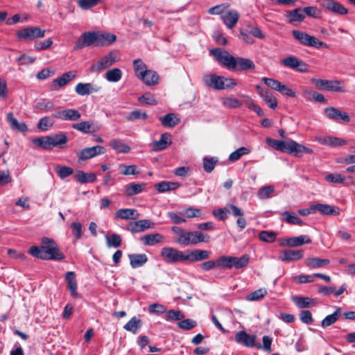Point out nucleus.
<instances>
[{"mask_svg": "<svg viewBox=\"0 0 355 355\" xmlns=\"http://www.w3.org/2000/svg\"><path fill=\"white\" fill-rule=\"evenodd\" d=\"M210 53L230 70L246 71L255 69V64L252 60L243 57H234L228 51H222L219 48L211 49Z\"/></svg>", "mask_w": 355, "mask_h": 355, "instance_id": "f257e3e1", "label": "nucleus"}, {"mask_svg": "<svg viewBox=\"0 0 355 355\" xmlns=\"http://www.w3.org/2000/svg\"><path fill=\"white\" fill-rule=\"evenodd\" d=\"M28 252L42 260L62 261L65 258L55 241L48 237L42 239L40 246L31 247Z\"/></svg>", "mask_w": 355, "mask_h": 355, "instance_id": "f03ea898", "label": "nucleus"}, {"mask_svg": "<svg viewBox=\"0 0 355 355\" xmlns=\"http://www.w3.org/2000/svg\"><path fill=\"white\" fill-rule=\"evenodd\" d=\"M171 230L175 234V242L184 246L194 245L202 242L207 243L210 239V236L207 234L198 231H185L178 226L172 227Z\"/></svg>", "mask_w": 355, "mask_h": 355, "instance_id": "7ed1b4c3", "label": "nucleus"}, {"mask_svg": "<svg viewBox=\"0 0 355 355\" xmlns=\"http://www.w3.org/2000/svg\"><path fill=\"white\" fill-rule=\"evenodd\" d=\"M266 142L268 146L274 148L277 150L293 154L295 157H300L301 153H313L312 149L301 145L293 140L285 141L267 137Z\"/></svg>", "mask_w": 355, "mask_h": 355, "instance_id": "20e7f679", "label": "nucleus"}, {"mask_svg": "<svg viewBox=\"0 0 355 355\" xmlns=\"http://www.w3.org/2000/svg\"><path fill=\"white\" fill-rule=\"evenodd\" d=\"M134 69L137 76L148 86L157 85L159 82V76L152 70H148L145 63L141 59L135 60Z\"/></svg>", "mask_w": 355, "mask_h": 355, "instance_id": "39448f33", "label": "nucleus"}, {"mask_svg": "<svg viewBox=\"0 0 355 355\" xmlns=\"http://www.w3.org/2000/svg\"><path fill=\"white\" fill-rule=\"evenodd\" d=\"M218 267L232 269L234 267L236 269H241L246 267L250 262L248 254H243L241 257L224 255L218 258Z\"/></svg>", "mask_w": 355, "mask_h": 355, "instance_id": "423d86ee", "label": "nucleus"}, {"mask_svg": "<svg viewBox=\"0 0 355 355\" xmlns=\"http://www.w3.org/2000/svg\"><path fill=\"white\" fill-rule=\"evenodd\" d=\"M292 35L296 40L304 46L313 47L318 49H329V47L325 42L319 40L315 37L310 35L306 33L298 30H293Z\"/></svg>", "mask_w": 355, "mask_h": 355, "instance_id": "0eeeda50", "label": "nucleus"}, {"mask_svg": "<svg viewBox=\"0 0 355 355\" xmlns=\"http://www.w3.org/2000/svg\"><path fill=\"white\" fill-rule=\"evenodd\" d=\"M163 260L169 264L184 262L189 260L187 252L178 250L171 247H164L160 251Z\"/></svg>", "mask_w": 355, "mask_h": 355, "instance_id": "6e6552de", "label": "nucleus"}, {"mask_svg": "<svg viewBox=\"0 0 355 355\" xmlns=\"http://www.w3.org/2000/svg\"><path fill=\"white\" fill-rule=\"evenodd\" d=\"M94 46H106L114 43L116 35L105 31H89Z\"/></svg>", "mask_w": 355, "mask_h": 355, "instance_id": "1a4fd4ad", "label": "nucleus"}, {"mask_svg": "<svg viewBox=\"0 0 355 355\" xmlns=\"http://www.w3.org/2000/svg\"><path fill=\"white\" fill-rule=\"evenodd\" d=\"M311 83L320 89H326L331 92H344L345 89L340 86L341 82L339 80H328L323 79H311Z\"/></svg>", "mask_w": 355, "mask_h": 355, "instance_id": "9d476101", "label": "nucleus"}, {"mask_svg": "<svg viewBox=\"0 0 355 355\" xmlns=\"http://www.w3.org/2000/svg\"><path fill=\"white\" fill-rule=\"evenodd\" d=\"M281 64L284 67L301 73H306L309 71L308 64L303 60H300L293 55H290L282 59L281 60Z\"/></svg>", "mask_w": 355, "mask_h": 355, "instance_id": "9b49d317", "label": "nucleus"}, {"mask_svg": "<svg viewBox=\"0 0 355 355\" xmlns=\"http://www.w3.org/2000/svg\"><path fill=\"white\" fill-rule=\"evenodd\" d=\"M46 31L39 27H27L22 28L17 33V36L19 39L25 40H33L37 38L44 37Z\"/></svg>", "mask_w": 355, "mask_h": 355, "instance_id": "f8f14e48", "label": "nucleus"}, {"mask_svg": "<svg viewBox=\"0 0 355 355\" xmlns=\"http://www.w3.org/2000/svg\"><path fill=\"white\" fill-rule=\"evenodd\" d=\"M256 338L257 337L255 335L248 334L245 331H238L235 335V341L237 343L250 348L257 347L260 349H261V345L260 343L256 344Z\"/></svg>", "mask_w": 355, "mask_h": 355, "instance_id": "ddd939ff", "label": "nucleus"}, {"mask_svg": "<svg viewBox=\"0 0 355 355\" xmlns=\"http://www.w3.org/2000/svg\"><path fill=\"white\" fill-rule=\"evenodd\" d=\"M105 151V148L101 146L85 148L78 153V161L92 159L98 155L104 154Z\"/></svg>", "mask_w": 355, "mask_h": 355, "instance_id": "4468645a", "label": "nucleus"}, {"mask_svg": "<svg viewBox=\"0 0 355 355\" xmlns=\"http://www.w3.org/2000/svg\"><path fill=\"white\" fill-rule=\"evenodd\" d=\"M320 5L336 15H345L348 12L346 8L335 0H320Z\"/></svg>", "mask_w": 355, "mask_h": 355, "instance_id": "2eb2a0df", "label": "nucleus"}, {"mask_svg": "<svg viewBox=\"0 0 355 355\" xmlns=\"http://www.w3.org/2000/svg\"><path fill=\"white\" fill-rule=\"evenodd\" d=\"M77 76L76 71H70L63 73L60 77L54 79L51 83V89L58 90L60 87L65 86L68 83L73 80Z\"/></svg>", "mask_w": 355, "mask_h": 355, "instance_id": "dca6fc26", "label": "nucleus"}, {"mask_svg": "<svg viewBox=\"0 0 355 355\" xmlns=\"http://www.w3.org/2000/svg\"><path fill=\"white\" fill-rule=\"evenodd\" d=\"M116 62V54L114 52H110L106 55L103 56L95 65L92 67L94 71H101L106 69Z\"/></svg>", "mask_w": 355, "mask_h": 355, "instance_id": "f3484780", "label": "nucleus"}, {"mask_svg": "<svg viewBox=\"0 0 355 355\" xmlns=\"http://www.w3.org/2000/svg\"><path fill=\"white\" fill-rule=\"evenodd\" d=\"M203 80L206 85L214 88L216 90L224 89L223 76H217L215 74H208L203 77Z\"/></svg>", "mask_w": 355, "mask_h": 355, "instance_id": "a211bd4d", "label": "nucleus"}, {"mask_svg": "<svg viewBox=\"0 0 355 355\" xmlns=\"http://www.w3.org/2000/svg\"><path fill=\"white\" fill-rule=\"evenodd\" d=\"M54 116L60 120L76 121L80 119L81 114L75 109H66L58 112Z\"/></svg>", "mask_w": 355, "mask_h": 355, "instance_id": "6ab92c4d", "label": "nucleus"}, {"mask_svg": "<svg viewBox=\"0 0 355 355\" xmlns=\"http://www.w3.org/2000/svg\"><path fill=\"white\" fill-rule=\"evenodd\" d=\"M150 220H139L129 223L126 227V230L132 233L141 232L150 228Z\"/></svg>", "mask_w": 355, "mask_h": 355, "instance_id": "aec40b11", "label": "nucleus"}, {"mask_svg": "<svg viewBox=\"0 0 355 355\" xmlns=\"http://www.w3.org/2000/svg\"><path fill=\"white\" fill-rule=\"evenodd\" d=\"M101 87L92 83H79L75 87V92L80 96H87L92 93L98 92Z\"/></svg>", "mask_w": 355, "mask_h": 355, "instance_id": "412c9836", "label": "nucleus"}, {"mask_svg": "<svg viewBox=\"0 0 355 355\" xmlns=\"http://www.w3.org/2000/svg\"><path fill=\"white\" fill-rule=\"evenodd\" d=\"M324 113L331 120L337 121L340 119L345 122H349L350 121L349 114L347 112H341L334 107H327L324 110Z\"/></svg>", "mask_w": 355, "mask_h": 355, "instance_id": "4be33fe9", "label": "nucleus"}, {"mask_svg": "<svg viewBox=\"0 0 355 355\" xmlns=\"http://www.w3.org/2000/svg\"><path fill=\"white\" fill-rule=\"evenodd\" d=\"M76 273L73 271L67 272L65 274L64 279L67 283V289L69 291L71 295L73 297H78L79 295L77 292V281L76 279Z\"/></svg>", "mask_w": 355, "mask_h": 355, "instance_id": "5701e85b", "label": "nucleus"}, {"mask_svg": "<svg viewBox=\"0 0 355 355\" xmlns=\"http://www.w3.org/2000/svg\"><path fill=\"white\" fill-rule=\"evenodd\" d=\"M172 143L171 135L165 132L161 135L158 141H155L152 144V149L155 151H159L166 149Z\"/></svg>", "mask_w": 355, "mask_h": 355, "instance_id": "b1692460", "label": "nucleus"}, {"mask_svg": "<svg viewBox=\"0 0 355 355\" xmlns=\"http://www.w3.org/2000/svg\"><path fill=\"white\" fill-rule=\"evenodd\" d=\"M187 255L189 257L188 261L194 262L209 259L210 257L211 252L205 250L196 249L187 252Z\"/></svg>", "mask_w": 355, "mask_h": 355, "instance_id": "393cba45", "label": "nucleus"}, {"mask_svg": "<svg viewBox=\"0 0 355 355\" xmlns=\"http://www.w3.org/2000/svg\"><path fill=\"white\" fill-rule=\"evenodd\" d=\"M239 18V15L236 10H230L221 15V19L223 23L230 29L235 26Z\"/></svg>", "mask_w": 355, "mask_h": 355, "instance_id": "a878e982", "label": "nucleus"}, {"mask_svg": "<svg viewBox=\"0 0 355 355\" xmlns=\"http://www.w3.org/2000/svg\"><path fill=\"white\" fill-rule=\"evenodd\" d=\"M317 140L320 144L330 147L341 146L347 144L345 140L335 137H319Z\"/></svg>", "mask_w": 355, "mask_h": 355, "instance_id": "bb28decb", "label": "nucleus"}, {"mask_svg": "<svg viewBox=\"0 0 355 355\" xmlns=\"http://www.w3.org/2000/svg\"><path fill=\"white\" fill-rule=\"evenodd\" d=\"M116 217L123 220H136L139 218V213L134 209H120L115 213Z\"/></svg>", "mask_w": 355, "mask_h": 355, "instance_id": "cd10ccee", "label": "nucleus"}, {"mask_svg": "<svg viewBox=\"0 0 355 355\" xmlns=\"http://www.w3.org/2000/svg\"><path fill=\"white\" fill-rule=\"evenodd\" d=\"M128 259L132 268L143 266L148 260L146 254H128Z\"/></svg>", "mask_w": 355, "mask_h": 355, "instance_id": "c85d7f7f", "label": "nucleus"}, {"mask_svg": "<svg viewBox=\"0 0 355 355\" xmlns=\"http://www.w3.org/2000/svg\"><path fill=\"white\" fill-rule=\"evenodd\" d=\"M304 257V251L302 250H285L283 251L281 259L283 261H293L299 260Z\"/></svg>", "mask_w": 355, "mask_h": 355, "instance_id": "c756f323", "label": "nucleus"}, {"mask_svg": "<svg viewBox=\"0 0 355 355\" xmlns=\"http://www.w3.org/2000/svg\"><path fill=\"white\" fill-rule=\"evenodd\" d=\"M141 240L144 245L152 246L164 242V236L159 233L150 234L143 236Z\"/></svg>", "mask_w": 355, "mask_h": 355, "instance_id": "7c9ffc66", "label": "nucleus"}, {"mask_svg": "<svg viewBox=\"0 0 355 355\" xmlns=\"http://www.w3.org/2000/svg\"><path fill=\"white\" fill-rule=\"evenodd\" d=\"M52 148L59 147L63 148L64 146L67 143L68 138L64 132H59L58 134L50 136Z\"/></svg>", "mask_w": 355, "mask_h": 355, "instance_id": "2f4dec72", "label": "nucleus"}, {"mask_svg": "<svg viewBox=\"0 0 355 355\" xmlns=\"http://www.w3.org/2000/svg\"><path fill=\"white\" fill-rule=\"evenodd\" d=\"M181 184L176 182L162 181L155 184V188L159 193L174 191L178 189Z\"/></svg>", "mask_w": 355, "mask_h": 355, "instance_id": "473e14b6", "label": "nucleus"}, {"mask_svg": "<svg viewBox=\"0 0 355 355\" xmlns=\"http://www.w3.org/2000/svg\"><path fill=\"white\" fill-rule=\"evenodd\" d=\"M311 243V239L309 236L300 235L299 236H294L287 239L288 246L295 248L301 246L304 244H309Z\"/></svg>", "mask_w": 355, "mask_h": 355, "instance_id": "72a5a7b5", "label": "nucleus"}, {"mask_svg": "<svg viewBox=\"0 0 355 355\" xmlns=\"http://www.w3.org/2000/svg\"><path fill=\"white\" fill-rule=\"evenodd\" d=\"M312 209H314V212L318 211L323 215H338L339 214L336 211L334 207L327 204L318 203L312 205Z\"/></svg>", "mask_w": 355, "mask_h": 355, "instance_id": "f704fd0d", "label": "nucleus"}, {"mask_svg": "<svg viewBox=\"0 0 355 355\" xmlns=\"http://www.w3.org/2000/svg\"><path fill=\"white\" fill-rule=\"evenodd\" d=\"M93 43L90 36V32H85L83 33L80 37L76 42L73 46V50L77 51L83 49L85 46H91Z\"/></svg>", "mask_w": 355, "mask_h": 355, "instance_id": "c9c22d12", "label": "nucleus"}, {"mask_svg": "<svg viewBox=\"0 0 355 355\" xmlns=\"http://www.w3.org/2000/svg\"><path fill=\"white\" fill-rule=\"evenodd\" d=\"M259 94L271 109L274 110L277 107V101L269 90L261 89Z\"/></svg>", "mask_w": 355, "mask_h": 355, "instance_id": "e433bc0d", "label": "nucleus"}, {"mask_svg": "<svg viewBox=\"0 0 355 355\" xmlns=\"http://www.w3.org/2000/svg\"><path fill=\"white\" fill-rule=\"evenodd\" d=\"M162 125L165 128H171L178 125L180 122V119L175 114L169 113L159 119Z\"/></svg>", "mask_w": 355, "mask_h": 355, "instance_id": "4c0bfd02", "label": "nucleus"}, {"mask_svg": "<svg viewBox=\"0 0 355 355\" xmlns=\"http://www.w3.org/2000/svg\"><path fill=\"white\" fill-rule=\"evenodd\" d=\"M7 120L9 122L11 128L19 132H26L28 130V127L24 123H19L17 119H15L12 112L7 114Z\"/></svg>", "mask_w": 355, "mask_h": 355, "instance_id": "58836bf2", "label": "nucleus"}, {"mask_svg": "<svg viewBox=\"0 0 355 355\" xmlns=\"http://www.w3.org/2000/svg\"><path fill=\"white\" fill-rule=\"evenodd\" d=\"M75 178L76 180L81 183V184H86L88 182H94L96 180V175L95 173H85L83 171H78L75 174Z\"/></svg>", "mask_w": 355, "mask_h": 355, "instance_id": "ea45409f", "label": "nucleus"}, {"mask_svg": "<svg viewBox=\"0 0 355 355\" xmlns=\"http://www.w3.org/2000/svg\"><path fill=\"white\" fill-rule=\"evenodd\" d=\"M145 187L144 183H130L125 186V193L127 196H131L141 193Z\"/></svg>", "mask_w": 355, "mask_h": 355, "instance_id": "a19ab883", "label": "nucleus"}, {"mask_svg": "<svg viewBox=\"0 0 355 355\" xmlns=\"http://www.w3.org/2000/svg\"><path fill=\"white\" fill-rule=\"evenodd\" d=\"M306 265L309 268H321L324 266L328 265L330 263L329 259H320L317 257L307 258L305 261Z\"/></svg>", "mask_w": 355, "mask_h": 355, "instance_id": "79ce46f5", "label": "nucleus"}, {"mask_svg": "<svg viewBox=\"0 0 355 355\" xmlns=\"http://www.w3.org/2000/svg\"><path fill=\"white\" fill-rule=\"evenodd\" d=\"M141 326V320L134 316L123 326V329L136 334Z\"/></svg>", "mask_w": 355, "mask_h": 355, "instance_id": "37998d69", "label": "nucleus"}, {"mask_svg": "<svg viewBox=\"0 0 355 355\" xmlns=\"http://www.w3.org/2000/svg\"><path fill=\"white\" fill-rule=\"evenodd\" d=\"M341 314V308L338 307L336 310L332 313L326 316L321 322V326L323 328L327 327L335 323L339 318Z\"/></svg>", "mask_w": 355, "mask_h": 355, "instance_id": "c03bdc74", "label": "nucleus"}, {"mask_svg": "<svg viewBox=\"0 0 355 355\" xmlns=\"http://www.w3.org/2000/svg\"><path fill=\"white\" fill-rule=\"evenodd\" d=\"M110 146L113 150L119 153H128L131 150L128 145H126L116 139L111 140L110 141Z\"/></svg>", "mask_w": 355, "mask_h": 355, "instance_id": "a18cd8bd", "label": "nucleus"}, {"mask_svg": "<svg viewBox=\"0 0 355 355\" xmlns=\"http://www.w3.org/2000/svg\"><path fill=\"white\" fill-rule=\"evenodd\" d=\"M293 302L300 309L309 307L315 304L314 300L308 297H295L293 298Z\"/></svg>", "mask_w": 355, "mask_h": 355, "instance_id": "49530a36", "label": "nucleus"}, {"mask_svg": "<svg viewBox=\"0 0 355 355\" xmlns=\"http://www.w3.org/2000/svg\"><path fill=\"white\" fill-rule=\"evenodd\" d=\"M281 215L284 217V220L288 224L303 225L302 220L294 212L284 211Z\"/></svg>", "mask_w": 355, "mask_h": 355, "instance_id": "de8ad7c7", "label": "nucleus"}, {"mask_svg": "<svg viewBox=\"0 0 355 355\" xmlns=\"http://www.w3.org/2000/svg\"><path fill=\"white\" fill-rule=\"evenodd\" d=\"M105 78L107 81L111 83H116L121 80L122 77V71L119 68H114L108 70L105 73Z\"/></svg>", "mask_w": 355, "mask_h": 355, "instance_id": "09e8293b", "label": "nucleus"}, {"mask_svg": "<svg viewBox=\"0 0 355 355\" xmlns=\"http://www.w3.org/2000/svg\"><path fill=\"white\" fill-rule=\"evenodd\" d=\"M223 107L230 109L240 107L243 103L234 97H225L221 99Z\"/></svg>", "mask_w": 355, "mask_h": 355, "instance_id": "8fccbe9b", "label": "nucleus"}, {"mask_svg": "<svg viewBox=\"0 0 355 355\" xmlns=\"http://www.w3.org/2000/svg\"><path fill=\"white\" fill-rule=\"evenodd\" d=\"M33 143L37 146L41 147L45 150H51L52 146L51 142L50 136L41 137L34 139Z\"/></svg>", "mask_w": 355, "mask_h": 355, "instance_id": "3c124183", "label": "nucleus"}, {"mask_svg": "<svg viewBox=\"0 0 355 355\" xmlns=\"http://www.w3.org/2000/svg\"><path fill=\"white\" fill-rule=\"evenodd\" d=\"M105 240L108 248H119L121 245V238L117 234H112L110 236L106 235Z\"/></svg>", "mask_w": 355, "mask_h": 355, "instance_id": "603ef678", "label": "nucleus"}, {"mask_svg": "<svg viewBox=\"0 0 355 355\" xmlns=\"http://www.w3.org/2000/svg\"><path fill=\"white\" fill-rule=\"evenodd\" d=\"M268 293L266 288H261L256 290L246 296V300L248 301H257L264 297Z\"/></svg>", "mask_w": 355, "mask_h": 355, "instance_id": "864d4df0", "label": "nucleus"}, {"mask_svg": "<svg viewBox=\"0 0 355 355\" xmlns=\"http://www.w3.org/2000/svg\"><path fill=\"white\" fill-rule=\"evenodd\" d=\"M202 211L200 209L189 207L180 212V215L186 218H196L201 216Z\"/></svg>", "mask_w": 355, "mask_h": 355, "instance_id": "5fc2aeb1", "label": "nucleus"}, {"mask_svg": "<svg viewBox=\"0 0 355 355\" xmlns=\"http://www.w3.org/2000/svg\"><path fill=\"white\" fill-rule=\"evenodd\" d=\"M250 153V150L245 147H241L232 152L229 156V160L231 162H236L239 160L243 155H247Z\"/></svg>", "mask_w": 355, "mask_h": 355, "instance_id": "6e6d98bb", "label": "nucleus"}, {"mask_svg": "<svg viewBox=\"0 0 355 355\" xmlns=\"http://www.w3.org/2000/svg\"><path fill=\"white\" fill-rule=\"evenodd\" d=\"M72 128L83 133H89L92 132V123L87 121L74 123L72 125Z\"/></svg>", "mask_w": 355, "mask_h": 355, "instance_id": "4d7b16f0", "label": "nucleus"}, {"mask_svg": "<svg viewBox=\"0 0 355 355\" xmlns=\"http://www.w3.org/2000/svg\"><path fill=\"white\" fill-rule=\"evenodd\" d=\"M259 238L261 241L266 243H272L276 240L277 234L274 232L261 231L259 234Z\"/></svg>", "mask_w": 355, "mask_h": 355, "instance_id": "13d9d810", "label": "nucleus"}, {"mask_svg": "<svg viewBox=\"0 0 355 355\" xmlns=\"http://www.w3.org/2000/svg\"><path fill=\"white\" fill-rule=\"evenodd\" d=\"M273 186H266L261 187L257 193L259 199L263 200L271 197L272 193L274 191Z\"/></svg>", "mask_w": 355, "mask_h": 355, "instance_id": "bf43d9fd", "label": "nucleus"}, {"mask_svg": "<svg viewBox=\"0 0 355 355\" xmlns=\"http://www.w3.org/2000/svg\"><path fill=\"white\" fill-rule=\"evenodd\" d=\"M119 168H121V174L124 175H137L139 173L136 165L127 166L125 164H120Z\"/></svg>", "mask_w": 355, "mask_h": 355, "instance_id": "052dcab7", "label": "nucleus"}, {"mask_svg": "<svg viewBox=\"0 0 355 355\" xmlns=\"http://www.w3.org/2000/svg\"><path fill=\"white\" fill-rule=\"evenodd\" d=\"M290 21H302L304 19L303 9L297 8L289 12Z\"/></svg>", "mask_w": 355, "mask_h": 355, "instance_id": "680f3d73", "label": "nucleus"}, {"mask_svg": "<svg viewBox=\"0 0 355 355\" xmlns=\"http://www.w3.org/2000/svg\"><path fill=\"white\" fill-rule=\"evenodd\" d=\"M148 115L146 112H141L138 110H133L127 116L126 119L128 121H134L137 119L146 120Z\"/></svg>", "mask_w": 355, "mask_h": 355, "instance_id": "e2e57ef3", "label": "nucleus"}, {"mask_svg": "<svg viewBox=\"0 0 355 355\" xmlns=\"http://www.w3.org/2000/svg\"><path fill=\"white\" fill-rule=\"evenodd\" d=\"M55 170L61 179H64L73 173V168L69 166H58L55 167Z\"/></svg>", "mask_w": 355, "mask_h": 355, "instance_id": "0e129e2a", "label": "nucleus"}, {"mask_svg": "<svg viewBox=\"0 0 355 355\" xmlns=\"http://www.w3.org/2000/svg\"><path fill=\"white\" fill-rule=\"evenodd\" d=\"M101 0H78V6L83 10H89L98 5Z\"/></svg>", "mask_w": 355, "mask_h": 355, "instance_id": "69168bd1", "label": "nucleus"}, {"mask_svg": "<svg viewBox=\"0 0 355 355\" xmlns=\"http://www.w3.org/2000/svg\"><path fill=\"white\" fill-rule=\"evenodd\" d=\"M261 80L270 88H271L272 89H274L275 91H279L281 85H282V83L277 80H275V79H273V78H266V77H263L262 78Z\"/></svg>", "mask_w": 355, "mask_h": 355, "instance_id": "338daca9", "label": "nucleus"}, {"mask_svg": "<svg viewBox=\"0 0 355 355\" xmlns=\"http://www.w3.org/2000/svg\"><path fill=\"white\" fill-rule=\"evenodd\" d=\"M217 162L218 160L214 157H205L203 159L204 170L207 173H211L214 169Z\"/></svg>", "mask_w": 355, "mask_h": 355, "instance_id": "774afa93", "label": "nucleus"}]
</instances>
